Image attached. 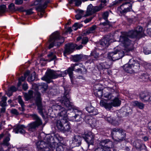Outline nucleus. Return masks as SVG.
<instances>
[{
  "instance_id": "obj_1",
  "label": "nucleus",
  "mask_w": 151,
  "mask_h": 151,
  "mask_svg": "<svg viewBox=\"0 0 151 151\" xmlns=\"http://www.w3.org/2000/svg\"><path fill=\"white\" fill-rule=\"evenodd\" d=\"M65 92L64 95L61 98L60 101L63 105H64L68 108V110L73 109V111L70 114L68 115L67 111L65 108H62L61 110L58 112V114L60 116L62 117L63 119H67L68 117L70 118L73 121L79 122L83 119V114L81 111L76 109L73 103L70 101V96L69 95V90L64 88Z\"/></svg>"
},
{
  "instance_id": "obj_2",
  "label": "nucleus",
  "mask_w": 151,
  "mask_h": 151,
  "mask_svg": "<svg viewBox=\"0 0 151 151\" xmlns=\"http://www.w3.org/2000/svg\"><path fill=\"white\" fill-rule=\"evenodd\" d=\"M64 41L63 37L60 35L58 31L53 33L50 36L49 40V49L53 47L54 46H60Z\"/></svg>"
},
{
  "instance_id": "obj_3",
  "label": "nucleus",
  "mask_w": 151,
  "mask_h": 151,
  "mask_svg": "<svg viewBox=\"0 0 151 151\" xmlns=\"http://www.w3.org/2000/svg\"><path fill=\"white\" fill-rule=\"evenodd\" d=\"M128 37L131 38L128 35V32H125L120 36L119 41L123 45L126 52H132L134 50L133 45Z\"/></svg>"
},
{
  "instance_id": "obj_4",
  "label": "nucleus",
  "mask_w": 151,
  "mask_h": 151,
  "mask_svg": "<svg viewBox=\"0 0 151 151\" xmlns=\"http://www.w3.org/2000/svg\"><path fill=\"white\" fill-rule=\"evenodd\" d=\"M111 135L114 141L121 142L125 140L126 134L122 129H113L112 130Z\"/></svg>"
},
{
  "instance_id": "obj_5",
  "label": "nucleus",
  "mask_w": 151,
  "mask_h": 151,
  "mask_svg": "<svg viewBox=\"0 0 151 151\" xmlns=\"http://www.w3.org/2000/svg\"><path fill=\"white\" fill-rule=\"evenodd\" d=\"M61 77H62L61 71L49 69L47 70L45 75L42 78V79L50 83L51 80Z\"/></svg>"
},
{
  "instance_id": "obj_6",
  "label": "nucleus",
  "mask_w": 151,
  "mask_h": 151,
  "mask_svg": "<svg viewBox=\"0 0 151 151\" xmlns=\"http://www.w3.org/2000/svg\"><path fill=\"white\" fill-rule=\"evenodd\" d=\"M56 126L58 130L64 132H71L70 126L67 119H61L57 120Z\"/></svg>"
},
{
  "instance_id": "obj_7",
  "label": "nucleus",
  "mask_w": 151,
  "mask_h": 151,
  "mask_svg": "<svg viewBox=\"0 0 151 151\" xmlns=\"http://www.w3.org/2000/svg\"><path fill=\"white\" fill-rule=\"evenodd\" d=\"M125 2L118 8V11L121 14L126 13L132 9V4L134 2L131 0H124Z\"/></svg>"
},
{
  "instance_id": "obj_8",
  "label": "nucleus",
  "mask_w": 151,
  "mask_h": 151,
  "mask_svg": "<svg viewBox=\"0 0 151 151\" xmlns=\"http://www.w3.org/2000/svg\"><path fill=\"white\" fill-rule=\"evenodd\" d=\"M45 143L48 147L51 149V151L55 150L56 147V151H60L59 149L62 148V146L59 145L57 142L54 141L53 136L51 135H48L46 136Z\"/></svg>"
},
{
  "instance_id": "obj_9",
  "label": "nucleus",
  "mask_w": 151,
  "mask_h": 151,
  "mask_svg": "<svg viewBox=\"0 0 151 151\" xmlns=\"http://www.w3.org/2000/svg\"><path fill=\"white\" fill-rule=\"evenodd\" d=\"M35 102L37 107L38 112L42 116L43 119H45V116L44 115L43 112L45 110L44 107L42 106V98L40 93L38 91L35 93Z\"/></svg>"
},
{
  "instance_id": "obj_10",
  "label": "nucleus",
  "mask_w": 151,
  "mask_h": 151,
  "mask_svg": "<svg viewBox=\"0 0 151 151\" xmlns=\"http://www.w3.org/2000/svg\"><path fill=\"white\" fill-rule=\"evenodd\" d=\"M144 34L143 28L140 26H138L134 30H132L128 32V35L132 38H138L142 37Z\"/></svg>"
},
{
  "instance_id": "obj_11",
  "label": "nucleus",
  "mask_w": 151,
  "mask_h": 151,
  "mask_svg": "<svg viewBox=\"0 0 151 151\" xmlns=\"http://www.w3.org/2000/svg\"><path fill=\"white\" fill-rule=\"evenodd\" d=\"M124 53L122 50H116L114 52H109L108 55V58L111 60L115 61L122 58Z\"/></svg>"
},
{
  "instance_id": "obj_12",
  "label": "nucleus",
  "mask_w": 151,
  "mask_h": 151,
  "mask_svg": "<svg viewBox=\"0 0 151 151\" xmlns=\"http://www.w3.org/2000/svg\"><path fill=\"white\" fill-rule=\"evenodd\" d=\"M32 117L36 121L29 124V131H33L36 128L42 124V122L40 118L36 114H33L31 115Z\"/></svg>"
},
{
  "instance_id": "obj_13",
  "label": "nucleus",
  "mask_w": 151,
  "mask_h": 151,
  "mask_svg": "<svg viewBox=\"0 0 151 151\" xmlns=\"http://www.w3.org/2000/svg\"><path fill=\"white\" fill-rule=\"evenodd\" d=\"M109 15V12L108 11H106L103 14L102 18L106 20V22L100 23L99 26L100 28L102 29L107 28L112 26V23L109 22L107 20Z\"/></svg>"
},
{
  "instance_id": "obj_14",
  "label": "nucleus",
  "mask_w": 151,
  "mask_h": 151,
  "mask_svg": "<svg viewBox=\"0 0 151 151\" xmlns=\"http://www.w3.org/2000/svg\"><path fill=\"white\" fill-rule=\"evenodd\" d=\"M74 69L71 65L68 69L64 71H61L62 77L65 76L68 73L72 83L74 84L75 77L73 76V71H74Z\"/></svg>"
},
{
  "instance_id": "obj_15",
  "label": "nucleus",
  "mask_w": 151,
  "mask_h": 151,
  "mask_svg": "<svg viewBox=\"0 0 151 151\" xmlns=\"http://www.w3.org/2000/svg\"><path fill=\"white\" fill-rule=\"evenodd\" d=\"M133 146L139 151H147V147L144 144L142 143L140 139H136L133 142Z\"/></svg>"
},
{
  "instance_id": "obj_16",
  "label": "nucleus",
  "mask_w": 151,
  "mask_h": 151,
  "mask_svg": "<svg viewBox=\"0 0 151 151\" xmlns=\"http://www.w3.org/2000/svg\"><path fill=\"white\" fill-rule=\"evenodd\" d=\"M37 148L41 151H51V149L46 145L45 142L42 141L37 142L36 143Z\"/></svg>"
},
{
  "instance_id": "obj_17",
  "label": "nucleus",
  "mask_w": 151,
  "mask_h": 151,
  "mask_svg": "<svg viewBox=\"0 0 151 151\" xmlns=\"http://www.w3.org/2000/svg\"><path fill=\"white\" fill-rule=\"evenodd\" d=\"M111 39L110 36L109 35H107L104 37L99 42L98 45L101 47H106L110 44V40Z\"/></svg>"
},
{
  "instance_id": "obj_18",
  "label": "nucleus",
  "mask_w": 151,
  "mask_h": 151,
  "mask_svg": "<svg viewBox=\"0 0 151 151\" xmlns=\"http://www.w3.org/2000/svg\"><path fill=\"white\" fill-rule=\"evenodd\" d=\"M139 97L140 100L144 102L147 103L151 101V96L147 92H141L139 94Z\"/></svg>"
},
{
  "instance_id": "obj_19",
  "label": "nucleus",
  "mask_w": 151,
  "mask_h": 151,
  "mask_svg": "<svg viewBox=\"0 0 151 151\" xmlns=\"http://www.w3.org/2000/svg\"><path fill=\"white\" fill-rule=\"evenodd\" d=\"M86 141L88 144L89 146V144L93 145L94 136L93 134L91 132H89L85 134V136H83Z\"/></svg>"
},
{
  "instance_id": "obj_20",
  "label": "nucleus",
  "mask_w": 151,
  "mask_h": 151,
  "mask_svg": "<svg viewBox=\"0 0 151 151\" xmlns=\"http://www.w3.org/2000/svg\"><path fill=\"white\" fill-rule=\"evenodd\" d=\"M82 138L80 136L76 135L74 136L72 139V145L74 147H78L81 144Z\"/></svg>"
},
{
  "instance_id": "obj_21",
  "label": "nucleus",
  "mask_w": 151,
  "mask_h": 151,
  "mask_svg": "<svg viewBox=\"0 0 151 151\" xmlns=\"http://www.w3.org/2000/svg\"><path fill=\"white\" fill-rule=\"evenodd\" d=\"M112 63V62L110 61H107L101 63L97 65V68L100 70L103 69H108L111 67Z\"/></svg>"
},
{
  "instance_id": "obj_22",
  "label": "nucleus",
  "mask_w": 151,
  "mask_h": 151,
  "mask_svg": "<svg viewBox=\"0 0 151 151\" xmlns=\"http://www.w3.org/2000/svg\"><path fill=\"white\" fill-rule=\"evenodd\" d=\"M77 46L76 44L69 43L65 45V50L63 54L65 56L66 54H70L73 52V50Z\"/></svg>"
},
{
  "instance_id": "obj_23",
  "label": "nucleus",
  "mask_w": 151,
  "mask_h": 151,
  "mask_svg": "<svg viewBox=\"0 0 151 151\" xmlns=\"http://www.w3.org/2000/svg\"><path fill=\"white\" fill-rule=\"evenodd\" d=\"M101 86L100 84L95 85L94 86V94L96 96L101 98L103 96L102 91L99 88V87Z\"/></svg>"
},
{
  "instance_id": "obj_24",
  "label": "nucleus",
  "mask_w": 151,
  "mask_h": 151,
  "mask_svg": "<svg viewBox=\"0 0 151 151\" xmlns=\"http://www.w3.org/2000/svg\"><path fill=\"white\" fill-rule=\"evenodd\" d=\"M128 63L133 67L134 70L139 69V68L140 64L139 62L132 58L129 60Z\"/></svg>"
},
{
  "instance_id": "obj_25",
  "label": "nucleus",
  "mask_w": 151,
  "mask_h": 151,
  "mask_svg": "<svg viewBox=\"0 0 151 151\" xmlns=\"http://www.w3.org/2000/svg\"><path fill=\"white\" fill-rule=\"evenodd\" d=\"M25 128V127L23 125H18L14 129L13 131L16 134L19 133L21 134H24L26 133L24 129Z\"/></svg>"
},
{
  "instance_id": "obj_26",
  "label": "nucleus",
  "mask_w": 151,
  "mask_h": 151,
  "mask_svg": "<svg viewBox=\"0 0 151 151\" xmlns=\"http://www.w3.org/2000/svg\"><path fill=\"white\" fill-rule=\"evenodd\" d=\"M86 110L91 115H95L98 113L97 110L91 105L86 108Z\"/></svg>"
},
{
  "instance_id": "obj_27",
  "label": "nucleus",
  "mask_w": 151,
  "mask_h": 151,
  "mask_svg": "<svg viewBox=\"0 0 151 151\" xmlns=\"http://www.w3.org/2000/svg\"><path fill=\"white\" fill-rule=\"evenodd\" d=\"M17 99L18 103L21 105V108H19L20 110L22 111H24L25 110V106L21 96H18Z\"/></svg>"
},
{
  "instance_id": "obj_28",
  "label": "nucleus",
  "mask_w": 151,
  "mask_h": 151,
  "mask_svg": "<svg viewBox=\"0 0 151 151\" xmlns=\"http://www.w3.org/2000/svg\"><path fill=\"white\" fill-rule=\"evenodd\" d=\"M123 68L126 72L129 73H132L133 71L134 70L131 65H130L128 63L124 65Z\"/></svg>"
},
{
  "instance_id": "obj_29",
  "label": "nucleus",
  "mask_w": 151,
  "mask_h": 151,
  "mask_svg": "<svg viewBox=\"0 0 151 151\" xmlns=\"http://www.w3.org/2000/svg\"><path fill=\"white\" fill-rule=\"evenodd\" d=\"M93 13H94L93 11V6L92 4H91L88 6L86 12V15L84 16H88Z\"/></svg>"
},
{
  "instance_id": "obj_30",
  "label": "nucleus",
  "mask_w": 151,
  "mask_h": 151,
  "mask_svg": "<svg viewBox=\"0 0 151 151\" xmlns=\"http://www.w3.org/2000/svg\"><path fill=\"white\" fill-rule=\"evenodd\" d=\"M100 105L104 107L106 109L110 110L112 108V105L110 103H107L102 100H101L100 102Z\"/></svg>"
},
{
  "instance_id": "obj_31",
  "label": "nucleus",
  "mask_w": 151,
  "mask_h": 151,
  "mask_svg": "<svg viewBox=\"0 0 151 151\" xmlns=\"http://www.w3.org/2000/svg\"><path fill=\"white\" fill-rule=\"evenodd\" d=\"M112 105V107L113 106H118L121 104V101L117 98H114L112 101L110 103Z\"/></svg>"
},
{
  "instance_id": "obj_32",
  "label": "nucleus",
  "mask_w": 151,
  "mask_h": 151,
  "mask_svg": "<svg viewBox=\"0 0 151 151\" xmlns=\"http://www.w3.org/2000/svg\"><path fill=\"white\" fill-rule=\"evenodd\" d=\"M96 28V25H94L89 28L86 29L84 32L85 35L88 34L90 33H93L95 29Z\"/></svg>"
},
{
  "instance_id": "obj_33",
  "label": "nucleus",
  "mask_w": 151,
  "mask_h": 151,
  "mask_svg": "<svg viewBox=\"0 0 151 151\" xmlns=\"http://www.w3.org/2000/svg\"><path fill=\"white\" fill-rule=\"evenodd\" d=\"M33 92L32 90H29L28 93H25L24 94V96L26 101H27L30 99L32 97Z\"/></svg>"
},
{
  "instance_id": "obj_34",
  "label": "nucleus",
  "mask_w": 151,
  "mask_h": 151,
  "mask_svg": "<svg viewBox=\"0 0 151 151\" xmlns=\"http://www.w3.org/2000/svg\"><path fill=\"white\" fill-rule=\"evenodd\" d=\"M133 104L135 106L138 107L140 109H143L145 106V105L143 103L137 101L133 102Z\"/></svg>"
},
{
  "instance_id": "obj_35",
  "label": "nucleus",
  "mask_w": 151,
  "mask_h": 151,
  "mask_svg": "<svg viewBox=\"0 0 151 151\" xmlns=\"http://www.w3.org/2000/svg\"><path fill=\"white\" fill-rule=\"evenodd\" d=\"M139 78L142 81L147 82L149 81V77L148 74L146 73H143L141 75Z\"/></svg>"
},
{
  "instance_id": "obj_36",
  "label": "nucleus",
  "mask_w": 151,
  "mask_h": 151,
  "mask_svg": "<svg viewBox=\"0 0 151 151\" xmlns=\"http://www.w3.org/2000/svg\"><path fill=\"white\" fill-rule=\"evenodd\" d=\"M109 139H106L101 141L99 143L98 146L100 147L104 148L106 147V145H107L109 141Z\"/></svg>"
},
{
  "instance_id": "obj_37",
  "label": "nucleus",
  "mask_w": 151,
  "mask_h": 151,
  "mask_svg": "<svg viewBox=\"0 0 151 151\" xmlns=\"http://www.w3.org/2000/svg\"><path fill=\"white\" fill-rule=\"evenodd\" d=\"M83 58L82 55H77L74 56L73 59L74 62H77L81 60Z\"/></svg>"
},
{
  "instance_id": "obj_38",
  "label": "nucleus",
  "mask_w": 151,
  "mask_h": 151,
  "mask_svg": "<svg viewBox=\"0 0 151 151\" xmlns=\"http://www.w3.org/2000/svg\"><path fill=\"white\" fill-rule=\"evenodd\" d=\"M95 151H111L109 148H104L98 146L97 147L95 148Z\"/></svg>"
},
{
  "instance_id": "obj_39",
  "label": "nucleus",
  "mask_w": 151,
  "mask_h": 151,
  "mask_svg": "<svg viewBox=\"0 0 151 151\" xmlns=\"http://www.w3.org/2000/svg\"><path fill=\"white\" fill-rule=\"evenodd\" d=\"M123 111V113H125L126 116L128 115L129 114H131L132 111V110L129 107H126L124 109Z\"/></svg>"
},
{
  "instance_id": "obj_40",
  "label": "nucleus",
  "mask_w": 151,
  "mask_h": 151,
  "mask_svg": "<svg viewBox=\"0 0 151 151\" xmlns=\"http://www.w3.org/2000/svg\"><path fill=\"white\" fill-rule=\"evenodd\" d=\"M104 6H102V4H101L98 6L93 7V11L94 13L101 10Z\"/></svg>"
},
{
  "instance_id": "obj_41",
  "label": "nucleus",
  "mask_w": 151,
  "mask_h": 151,
  "mask_svg": "<svg viewBox=\"0 0 151 151\" xmlns=\"http://www.w3.org/2000/svg\"><path fill=\"white\" fill-rule=\"evenodd\" d=\"M35 79V73L33 72L31 75L28 78V81L29 82L34 81Z\"/></svg>"
},
{
  "instance_id": "obj_42",
  "label": "nucleus",
  "mask_w": 151,
  "mask_h": 151,
  "mask_svg": "<svg viewBox=\"0 0 151 151\" xmlns=\"http://www.w3.org/2000/svg\"><path fill=\"white\" fill-rule=\"evenodd\" d=\"M6 6L5 5L2 4L0 6V16L6 11Z\"/></svg>"
},
{
  "instance_id": "obj_43",
  "label": "nucleus",
  "mask_w": 151,
  "mask_h": 151,
  "mask_svg": "<svg viewBox=\"0 0 151 151\" xmlns=\"http://www.w3.org/2000/svg\"><path fill=\"white\" fill-rule=\"evenodd\" d=\"M38 89L40 88L42 89V90L43 91H45L47 88V86L46 83H42L41 85L39 86L38 87Z\"/></svg>"
},
{
  "instance_id": "obj_44",
  "label": "nucleus",
  "mask_w": 151,
  "mask_h": 151,
  "mask_svg": "<svg viewBox=\"0 0 151 151\" xmlns=\"http://www.w3.org/2000/svg\"><path fill=\"white\" fill-rule=\"evenodd\" d=\"M69 1L70 4H72L74 2H75V5L76 6H79L81 3V0H69Z\"/></svg>"
},
{
  "instance_id": "obj_45",
  "label": "nucleus",
  "mask_w": 151,
  "mask_h": 151,
  "mask_svg": "<svg viewBox=\"0 0 151 151\" xmlns=\"http://www.w3.org/2000/svg\"><path fill=\"white\" fill-rule=\"evenodd\" d=\"M52 108L55 110L60 112L62 108H64L62 107L61 106L57 104L54 105L52 106Z\"/></svg>"
},
{
  "instance_id": "obj_46",
  "label": "nucleus",
  "mask_w": 151,
  "mask_h": 151,
  "mask_svg": "<svg viewBox=\"0 0 151 151\" xmlns=\"http://www.w3.org/2000/svg\"><path fill=\"white\" fill-rule=\"evenodd\" d=\"M148 27L146 30L147 34L150 36H151V23H148L147 25Z\"/></svg>"
},
{
  "instance_id": "obj_47",
  "label": "nucleus",
  "mask_w": 151,
  "mask_h": 151,
  "mask_svg": "<svg viewBox=\"0 0 151 151\" xmlns=\"http://www.w3.org/2000/svg\"><path fill=\"white\" fill-rule=\"evenodd\" d=\"M10 140L9 137H6L3 141V144L6 146H8L9 145V141Z\"/></svg>"
},
{
  "instance_id": "obj_48",
  "label": "nucleus",
  "mask_w": 151,
  "mask_h": 151,
  "mask_svg": "<svg viewBox=\"0 0 151 151\" xmlns=\"http://www.w3.org/2000/svg\"><path fill=\"white\" fill-rule=\"evenodd\" d=\"M104 96V98H107L109 100L111 99L112 97V94L109 92L105 93Z\"/></svg>"
},
{
  "instance_id": "obj_49",
  "label": "nucleus",
  "mask_w": 151,
  "mask_h": 151,
  "mask_svg": "<svg viewBox=\"0 0 151 151\" xmlns=\"http://www.w3.org/2000/svg\"><path fill=\"white\" fill-rule=\"evenodd\" d=\"M37 10L40 12L38 13V15L40 17H42L44 13V10L40 9V7H38L37 8Z\"/></svg>"
},
{
  "instance_id": "obj_50",
  "label": "nucleus",
  "mask_w": 151,
  "mask_h": 151,
  "mask_svg": "<svg viewBox=\"0 0 151 151\" xmlns=\"http://www.w3.org/2000/svg\"><path fill=\"white\" fill-rule=\"evenodd\" d=\"M91 55L96 59H97L99 57V54L96 51L94 50L91 52Z\"/></svg>"
},
{
  "instance_id": "obj_51",
  "label": "nucleus",
  "mask_w": 151,
  "mask_h": 151,
  "mask_svg": "<svg viewBox=\"0 0 151 151\" xmlns=\"http://www.w3.org/2000/svg\"><path fill=\"white\" fill-rule=\"evenodd\" d=\"M106 146L107 147H106V148H109L111 150L110 148H112L114 146L113 143L109 139L108 144Z\"/></svg>"
},
{
  "instance_id": "obj_52",
  "label": "nucleus",
  "mask_w": 151,
  "mask_h": 151,
  "mask_svg": "<svg viewBox=\"0 0 151 151\" xmlns=\"http://www.w3.org/2000/svg\"><path fill=\"white\" fill-rule=\"evenodd\" d=\"M49 57H50V60H52L56 58V56L53 52H51L48 55Z\"/></svg>"
},
{
  "instance_id": "obj_53",
  "label": "nucleus",
  "mask_w": 151,
  "mask_h": 151,
  "mask_svg": "<svg viewBox=\"0 0 151 151\" xmlns=\"http://www.w3.org/2000/svg\"><path fill=\"white\" fill-rule=\"evenodd\" d=\"M14 6H15L14 4L11 3L9 5V8L11 11H14L15 10Z\"/></svg>"
},
{
  "instance_id": "obj_54",
  "label": "nucleus",
  "mask_w": 151,
  "mask_h": 151,
  "mask_svg": "<svg viewBox=\"0 0 151 151\" xmlns=\"http://www.w3.org/2000/svg\"><path fill=\"white\" fill-rule=\"evenodd\" d=\"M143 52L146 55H147L151 53V50H150L147 47H144Z\"/></svg>"
},
{
  "instance_id": "obj_55",
  "label": "nucleus",
  "mask_w": 151,
  "mask_h": 151,
  "mask_svg": "<svg viewBox=\"0 0 151 151\" xmlns=\"http://www.w3.org/2000/svg\"><path fill=\"white\" fill-rule=\"evenodd\" d=\"M49 3V1H45L43 5H42L41 6H40L38 7H40V9H44L46 8L47 4Z\"/></svg>"
},
{
  "instance_id": "obj_56",
  "label": "nucleus",
  "mask_w": 151,
  "mask_h": 151,
  "mask_svg": "<svg viewBox=\"0 0 151 151\" xmlns=\"http://www.w3.org/2000/svg\"><path fill=\"white\" fill-rule=\"evenodd\" d=\"M53 138L54 141L56 142V141L57 140L58 142H59L60 141V137H59L58 135H57L56 134L54 136H53Z\"/></svg>"
},
{
  "instance_id": "obj_57",
  "label": "nucleus",
  "mask_w": 151,
  "mask_h": 151,
  "mask_svg": "<svg viewBox=\"0 0 151 151\" xmlns=\"http://www.w3.org/2000/svg\"><path fill=\"white\" fill-rule=\"evenodd\" d=\"M88 41V38L87 37H85L82 39V43L83 44H86Z\"/></svg>"
},
{
  "instance_id": "obj_58",
  "label": "nucleus",
  "mask_w": 151,
  "mask_h": 151,
  "mask_svg": "<svg viewBox=\"0 0 151 151\" xmlns=\"http://www.w3.org/2000/svg\"><path fill=\"white\" fill-rule=\"evenodd\" d=\"M95 121L96 120L94 119H93V120L92 119L89 120V121L88 122V123L91 124L92 125H93L94 126H95Z\"/></svg>"
},
{
  "instance_id": "obj_59",
  "label": "nucleus",
  "mask_w": 151,
  "mask_h": 151,
  "mask_svg": "<svg viewBox=\"0 0 151 151\" xmlns=\"http://www.w3.org/2000/svg\"><path fill=\"white\" fill-rule=\"evenodd\" d=\"M23 2V0H15V3L17 5H19L21 4Z\"/></svg>"
},
{
  "instance_id": "obj_60",
  "label": "nucleus",
  "mask_w": 151,
  "mask_h": 151,
  "mask_svg": "<svg viewBox=\"0 0 151 151\" xmlns=\"http://www.w3.org/2000/svg\"><path fill=\"white\" fill-rule=\"evenodd\" d=\"M11 112L12 114L16 115H18L19 114V113L17 111V110L14 109L11 110Z\"/></svg>"
},
{
  "instance_id": "obj_61",
  "label": "nucleus",
  "mask_w": 151,
  "mask_h": 151,
  "mask_svg": "<svg viewBox=\"0 0 151 151\" xmlns=\"http://www.w3.org/2000/svg\"><path fill=\"white\" fill-rule=\"evenodd\" d=\"M9 90L13 93V92L16 91L17 89L14 86H12L10 88Z\"/></svg>"
},
{
  "instance_id": "obj_62",
  "label": "nucleus",
  "mask_w": 151,
  "mask_h": 151,
  "mask_svg": "<svg viewBox=\"0 0 151 151\" xmlns=\"http://www.w3.org/2000/svg\"><path fill=\"white\" fill-rule=\"evenodd\" d=\"M93 18V17H90L87 18L84 20V22L85 23H87L90 21Z\"/></svg>"
},
{
  "instance_id": "obj_63",
  "label": "nucleus",
  "mask_w": 151,
  "mask_h": 151,
  "mask_svg": "<svg viewBox=\"0 0 151 151\" xmlns=\"http://www.w3.org/2000/svg\"><path fill=\"white\" fill-rule=\"evenodd\" d=\"M83 15H81L80 14H77L75 16L76 19L77 20L80 19L82 17H83Z\"/></svg>"
},
{
  "instance_id": "obj_64",
  "label": "nucleus",
  "mask_w": 151,
  "mask_h": 151,
  "mask_svg": "<svg viewBox=\"0 0 151 151\" xmlns=\"http://www.w3.org/2000/svg\"><path fill=\"white\" fill-rule=\"evenodd\" d=\"M22 88L24 91L26 90L28 88L27 84L26 83H24L22 85Z\"/></svg>"
}]
</instances>
